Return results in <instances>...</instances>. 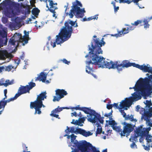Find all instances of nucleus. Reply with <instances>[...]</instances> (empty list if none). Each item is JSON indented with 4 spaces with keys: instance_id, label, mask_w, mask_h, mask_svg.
I'll use <instances>...</instances> for the list:
<instances>
[{
    "instance_id": "f257e3e1",
    "label": "nucleus",
    "mask_w": 152,
    "mask_h": 152,
    "mask_svg": "<svg viewBox=\"0 0 152 152\" xmlns=\"http://www.w3.org/2000/svg\"><path fill=\"white\" fill-rule=\"evenodd\" d=\"M103 38L100 41L99 39H93L95 45H94L92 43H91L92 48H89V50L91 51L89 54L91 60L88 61H86V63L87 65L86 66V72L89 74H91L94 77L96 76L92 73L94 72L93 65H98L99 67L102 68H107L109 69L114 68L115 62L112 61H105V58L103 57L99 56L98 55L100 53H102V51L101 47L104 45L105 42L103 41Z\"/></svg>"
},
{
    "instance_id": "f03ea898",
    "label": "nucleus",
    "mask_w": 152,
    "mask_h": 152,
    "mask_svg": "<svg viewBox=\"0 0 152 152\" xmlns=\"http://www.w3.org/2000/svg\"><path fill=\"white\" fill-rule=\"evenodd\" d=\"M75 22L69 19L64 23V26L61 29L58 35L56 36V42L57 45L63 43L68 40L71 37L73 32L72 26Z\"/></svg>"
},
{
    "instance_id": "7ed1b4c3",
    "label": "nucleus",
    "mask_w": 152,
    "mask_h": 152,
    "mask_svg": "<svg viewBox=\"0 0 152 152\" xmlns=\"http://www.w3.org/2000/svg\"><path fill=\"white\" fill-rule=\"evenodd\" d=\"M150 80L146 77L144 79L141 78L137 81L134 86L129 88H133L135 91H140L142 96H148L152 93V86L150 84Z\"/></svg>"
},
{
    "instance_id": "20e7f679",
    "label": "nucleus",
    "mask_w": 152,
    "mask_h": 152,
    "mask_svg": "<svg viewBox=\"0 0 152 152\" xmlns=\"http://www.w3.org/2000/svg\"><path fill=\"white\" fill-rule=\"evenodd\" d=\"M151 128L150 127L147 128H143V126L141 125L138 128L136 129L134 131V134L132 135L129 138L130 141H131L132 139L134 140L135 142L137 141V138L139 136L141 137L140 139V142H141V140H143L144 137H145V139L146 140L147 144L151 145L152 148V136L149 134V131L151 130Z\"/></svg>"
},
{
    "instance_id": "39448f33",
    "label": "nucleus",
    "mask_w": 152,
    "mask_h": 152,
    "mask_svg": "<svg viewBox=\"0 0 152 152\" xmlns=\"http://www.w3.org/2000/svg\"><path fill=\"white\" fill-rule=\"evenodd\" d=\"M46 92H42L37 96L36 100L34 102H31L30 104V107L31 109L34 108L35 109L34 114L37 113L40 114L41 113L40 110L42 107H45L42 102L45 99H46L47 96Z\"/></svg>"
},
{
    "instance_id": "423d86ee",
    "label": "nucleus",
    "mask_w": 152,
    "mask_h": 152,
    "mask_svg": "<svg viewBox=\"0 0 152 152\" xmlns=\"http://www.w3.org/2000/svg\"><path fill=\"white\" fill-rule=\"evenodd\" d=\"M72 8L70 10L69 13H66V15H68L70 18H72L74 16V14L76 13L78 18H83L84 16V13L86 11L84 8L82 9L80 8V7H82L81 3L77 0H76L75 2L72 3Z\"/></svg>"
},
{
    "instance_id": "0eeeda50",
    "label": "nucleus",
    "mask_w": 152,
    "mask_h": 152,
    "mask_svg": "<svg viewBox=\"0 0 152 152\" xmlns=\"http://www.w3.org/2000/svg\"><path fill=\"white\" fill-rule=\"evenodd\" d=\"M142 23V20H137L136 21L134 22V23H132L131 25L126 24L125 26L127 27L124 28L122 29L121 31L118 32V34H115L114 35L112 34V36H115L117 37H120L121 36L122 34H125L128 33L130 31L134 30L136 26L139 24H140V26H142L143 24H141Z\"/></svg>"
},
{
    "instance_id": "6e6552de",
    "label": "nucleus",
    "mask_w": 152,
    "mask_h": 152,
    "mask_svg": "<svg viewBox=\"0 0 152 152\" xmlns=\"http://www.w3.org/2000/svg\"><path fill=\"white\" fill-rule=\"evenodd\" d=\"M89 115H87L88 121L94 123L99 121L102 124L103 123L104 118L102 117L101 115L96 113L95 110L91 109Z\"/></svg>"
},
{
    "instance_id": "1a4fd4ad",
    "label": "nucleus",
    "mask_w": 152,
    "mask_h": 152,
    "mask_svg": "<svg viewBox=\"0 0 152 152\" xmlns=\"http://www.w3.org/2000/svg\"><path fill=\"white\" fill-rule=\"evenodd\" d=\"M28 84V85H26V86L21 85L19 88L18 93H17L19 96L22 94L27 93H29L30 90L36 86L35 83L32 82L29 83Z\"/></svg>"
},
{
    "instance_id": "9d476101",
    "label": "nucleus",
    "mask_w": 152,
    "mask_h": 152,
    "mask_svg": "<svg viewBox=\"0 0 152 152\" xmlns=\"http://www.w3.org/2000/svg\"><path fill=\"white\" fill-rule=\"evenodd\" d=\"M86 146L85 140L80 141L79 142L77 140H76L73 146L75 148H71L72 150L75 151V152H78L79 151L81 152H85Z\"/></svg>"
},
{
    "instance_id": "9b49d317",
    "label": "nucleus",
    "mask_w": 152,
    "mask_h": 152,
    "mask_svg": "<svg viewBox=\"0 0 152 152\" xmlns=\"http://www.w3.org/2000/svg\"><path fill=\"white\" fill-rule=\"evenodd\" d=\"M124 125L122 132L121 133V137H127L130 134L131 132L134 129V126L131 124L124 122L123 123Z\"/></svg>"
},
{
    "instance_id": "f8f14e48",
    "label": "nucleus",
    "mask_w": 152,
    "mask_h": 152,
    "mask_svg": "<svg viewBox=\"0 0 152 152\" xmlns=\"http://www.w3.org/2000/svg\"><path fill=\"white\" fill-rule=\"evenodd\" d=\"M56 96H54L53 102L59 101L61 99L63 98L67 94V93L64 89H57L56 91Z\"/></svg>"
},
{
    "instance_id": "ddd939ff",
    "label": "nucleus",
    "mask_w": 152,
    "mask_h": 152,
    "mask_svg": "<svg viewBox=\"0 0 152 152\" xmlns=\"http://www.w3.org/2000/svg\"><path fill=\"white\" fill-rule=\"evenodd\" d=\"M70 129L71 133H76L77 132V133L82 134L85 137H87L93 134V133L89 131L86 132V130L81 128H78L75 130V128L73 126L71 127Z\"/></svg>"
},
{
    "instance_id": "4468645a",
    "label": "nucleus",
    "mask_w": 152,
    "mask_h": 152,
    "mask_svg": "<svg viewBox=\"0 0 152 152\" xmlns=\"http://www.w3.org/2000/svg\"><path fill=\"white\" fill-rule=\"evenodd\" d=\"M0 47L7 45L8 42L7 33L5 31H0Z\"/></svg>"
},
{
    "instance_id": "2eb2a0df",
    "label": "nucleus",
    "mask_w": 152,
    "mask_h": 152,
    "mask_svg": "<svg viewBox=\"0 0 152 152\" xmlns=\"http://www.w3.org/2000/svg\"><path fill=\"white\" fill-rule=\"evenodd\" d=\"M133 100L130 98L128 99L126 98L124 100H123L121 102L120 106L121 109L124 107H129L132 105Z\"/></svg>"
},
{
    "instance_id": "dca6fc26",
    "label": "nucleus",
    "mask_w": 152,
    "mask_h": 152,
    "mask_svg": "<svg viewBox=\"0 0 152 152\" xmlns=\"http://www.w3.org/2000/svg\"><path fill=\"white\" fill-rule=\"evenodd\" d=\"M48 1L49 2V7L47 3H46V7L48 8V10L51 12H54V11L58 9L57 7V3H54L52 0H48Z\"/></svg>"
},
{
    "instance_id": "f3484780",
    "label": "nucleus",
    "mask_w": 152,
    "mask_h": 152,
    "mask_svg": "<svg viewBox=\"0 0 152 152\" xmlns=\"http://www.w3.org/2000/svg\"><path fill=\"white\" fill-rule=\"evenodd\" d=\"M85 144L86 145V152H100L95 147L93 146L91 144L87 142L86 141H85Z\"/></svg>"
},
{
    "instance_id": "a211bd4d",
    "label": "nucleus",
    "mask_w": 152,
    "mask_h": 152,
    "mask_svg": "<svg viewBox=\"0 0 152 152\" xmlns=\"http://www.w3.org/2000/svg\"><path fill=\"white\" fill-rule=\"evenodd\" d=\"M15 40L18 42V45L19 43H21L22 44H23V42L22 39V36L21 34L19 33H16L12 37Z\"/></svg>"
},
{
    "instance_id": "6ab92c4d",
    "label": "nucleus",
    "mask_w": 152,
    "mask_h": 152,
    "mask_svg": "<svg viewBox=\"0 0 152 152\" xmlns=\"http://www.w3.org/2000/svg\"><path fill=\"white\" fill-rule=\"evenodd\" d=\"M71 109H75L76 110H81L84 112L86 114H89L90 111L91 110L90 109V108L87 107H72L71 108Z\"/></svg>"
},
{
    "instance_id": "aec40b11",
    "label": "nucleus",
    "mask_w": 152,
    "mask_h": 152,
    "mask_svg": "<svg viewBox=\"0 0 152 152\" xmlns=\"http://www.w3.org/2000/svg\"><path fill=\"white\" fill-rule=\"evenodd\" d=\"M24 35L22 37L23 42L22 45L23 46L25 44L28 43V40L29 39V31L27 32L25 30L24 31Z\"/></svg>"
},
{
    "instance_id": "412c9836",
    "label": "nucleus",
    "mask_w": 152,
    "mask_h": 152,
    "mask_svg": "<svg viewBox=\"0 0 152 152\" xmlns=\"http://www.w3.org/2000/svg\"><path fill=\"white\" fill-rule=\"evenodd\" d=\"M47 77V74L44 72H41L40 75L37 78L36 80L42 81L43 83L45 82Z\"/></svg>"
},
{
    "instance_id": "4be33fe9",
    "label": "nucleus",
    "mask_w": 152,
    "mask_h": 152,
    "mask_svg": "<svg viewBox=\"0 0 152 152\" xmlns=\"http://www.w3.org/2000/svg\"><path fill=\"white\" fill-rule=\"evenodd\" d=\"M114 65V67L115 68L113 69H116L119 72L122 71L123 68H124L122 64V63H120V61H116L115 62Z\"/></svg>"
},
{
    "instance_id": "5701e85b",
    "label": "nucleus",
    "mask_w": 152,
    "mask_h": 152,
    "mask_svg": "<svg viewBox=\"0 0 152 152\" xmlns=\"http://www.w3.org/2000/svg\"><path fill=\"white\" fill-rule=\"evenodd\" d=\"M141 66L140 70H142L144 72L151 73L152 72V68L149 67V65L148 64H147L146 66L145 64H143Z\"/></svg>"
},
{
    "instance_id": "b1692460",
    "label": "nucleus",
    "mask_w": 152,
    "mask_h": 152,
    "mask_svg": "<svg viewBox=\"0 0 152 152\" xmlns=\"http://www.w3.org/2000/svg\"><path fill=\"white\" fill-rule=\"evenodd\" d=\"M8 53L6 50L0 52V59L4 60L7 57Z\"/></svg>"
},
{
    "instance_id": "393cba45",
    "label": "nucleus",
    "mask_w": 152,
    "mask_h": 152,
    "mask_svg": "<svg viewBox=\"0 0 152 152\" xmlns=\"http://www.w3.org/2000/svg\"><path fill=\"white\" fill-rule=\"evenodd\" d=\"M5 81L4 80L1 79V80L0 81V86H4L5 87H7L9 85H10L12 84L11 82H10L9 80H6Z\"/></svg>"
},
{
    "instance_id": "a878e982",
    "label": "nucleus",
    "mask_w": 152,
    "mask_h": 152,
    "mask_svg": "<svg viewBox=\"0 0 152 152\" xmlns=\"http://www.w3.org/2000/svg\"><path fill=\"white\" fill-rule=\"evenodd\" d=\"M133 96V98H131L132 99L135 101H137L138 100L140 99L141 98V95L138 93L134 92L132 94Z\"/></svg>"
},
{
    "instance_id": "bb28decb",
    "label": "nucleus",
    "mask_w": 152,
    "mask_h": 152,
    "mask_svg": "<svg viewBox=\"0 0 152 152\" xmlns=\"http://www.w3.org/2000/svg\"><path fill=\"white\" fill-rule=\"evenodd\" d=\"M6 105L4 100L2 99L0 101V115L2 113Z\"/></svg>"
},
{
    "instance_id": "cd10ccee",
    "label": "nucleus",
    "mask_w": 152,
    "mask_h": 152,
    "mask_svg": "<svg viewBox=\"0 0 152 152\" xmlns=\"http://www.w3.org/2000/svg\"><path fill=\"white\" fill-rule=\"evenodd\" d=\"M69 109V108L67 107H59V106H58L57 108L52 111L51 113H58L59 112L62 111L63 109Z\"/></svg>"
},
{
    "instance_id": "c85d7f7f",
    "label": "nucleus",
    "mask_w": 152,
    "mask_h": 152,
    "mask_svg": "<svg viewBox=\"0 0 152 152\" xmlns=\"http://www.w3.org/2000/svg\"><path fill=\"white\" fill-rule=\"evenodd\" d=\"M122 64L124 67H128L131 66V63L129 62L128 60H124L122 61Z\"/></svg>"
},
{
    "instance_id": "c756f323",
    "label": "nucleus",
    "mask_w": 152,
    "mask_h": 152,
    "mask_svg": "<svg viewBox=\"0 0 152 152\" xmlns=\"http://www.w3.org/2000/svg\"><path fill=\"white\" fill-rule=\"evenodd\" d=\"M145 116L147 118H150L152 116V107H150L148 111H146L145 113Z\"/></svg>"
},
{
    "instance_id": "7c9ffc66",
    "label": "nucleus",
    "mask_w": 152,
    "mask_h": 152,
    "mask_svg": "<svg viewBox=\"0 0 152 152\" xmlns=\"http://www.w3.org/2000/svg\"><path fill=\"white\" fill-rule=\"evenodd\" d=\"M39 12L40 10L37 8L36 7L34 8L31 11L32 14L35 16L38 15Z\"/></svg>"
},
{
    "instance_id": "2f4dec72",
    "label": "nucleus",
    "mask_w": 152,
    "mask_h": 152,
    "mask_svg": "<svg viewBox=\"0 0 152 152\" xmlns=\"http://www.w3.org/2000/svg\"><path fill=\"white\" fill-rule=\"evenodd\" d=\"M113 129L116 132L119 133L120 135L121 136V133L122 132V129H121V126H113Z\"/></svg>"
},
{
    "instance_id": "473e14b6",
    "label": "nucleus",
    "mask_w": 152,
    "mask_h": 152,
    "mask_svg": "<svg viewBox=\"0 0 152 152\" xmlns=\"http://www.w3.org/2000/svg\"><path fill=\"white\" fill-rule=\"evenodd\" d=\"M102 128L99 124H98L97 128L96 129V136H97L98 134H100L102 132Z\"/></svg>"
},
{
    "instance_id": "72a5a7b5",
    "label": "nucleus",
    "mask_w": 152,
    "mask_h": 152,
    "mask_svg": "<svg viewBox=\"0 0 152 152\" xmlns=\"http://www.w3.org/2000/svg\"><path fill=\"white\" fill-rule=\"evenodd\" d=\"M86 118V117L80 118L79 120H77V124H78L77 125H80L81 126H83V125L82 124L81 125L80 124L82 123H84Z\"/></svg>"
},
{
    "instance_id": "f704fd0d",
    "label": "nucleus",
    "mask_w": 152,
    "mask_h": 152,
    "mask_svg": "<svg viewBox=\"0 0 152 152\" xmlns=\"http://www.w3.org/2000/svg\"><path fill=\"white\" fill-rule=\"evenodd\" d=\"M32 7L29 5H27L25 9V13L26 14L29 15L31 12V9H32Z\"/></svg>"
},
{
    "instance_id": "c9c22d12",
    "label": "nucleus",
    "mask_w": 152,
    "mask_h": 152,
    "mask_svg": "<svg viewBox=\"0 0 152 152\" xmlns=\"http://www.w3.org/2000/svg\"><path fill=\"white\" fill-rule=\"evenodd\" d=\"M149 21L148 20L146 19H144L143 21L142 20V23H144V28H146L149 27V25L148 23Z\"/></svg>"
},
{
    "instance_id": "e433bc0d",
    "label": "nucleus",
    "mask_w": 152,
    "mask_h": 152,
    "mask_svg": "<svg viewBox=\"0 0 152 152\" xmlns=\"http://www.w3.org/2000/svg\"><path fill=\"white\" fill-rule=\"evenodd\" d=\"M11 5L17 11H18L20 10V8L19 5L17 4L14 2H12L11 3Z\"/></svg>"
},
{
    "instance_id": "4c0bfd02",
    "label": "nucleus",
    "mask_w": 152,
    "mask_h": 152,
    "mask_svg": "<svg viewBox=\"0 0 152 152\" xmlns=\"http://www.w3.org/2000/svg\"><path fill=\"white\" fill-rule=\"evenodd\" d=\"M17 42L14 39V38L12 37H11L8 43L10 44L11 45L14 46L15 45V42Z\"/></svg>"
},
{
    "instance_id": "58836bf2",
    "label": "nucleus",
    "mask_w": 152,
    "mask_h": 152,
    "mask_svg": "<svg viewBox=\"0 0 152 152\" xmlns=\"http://www.w3.org/2000/svg\"><path fill=\"white\" fill-rule=\"evenodd\" d=\"M10 10L11 11L10 12L9 11V10H7V16L9 17V18H11L12 17V14H13L14 13V10L13 9L11 8L10 7Z\"/></svg>"
},
{
    "instance_id": "ea45409f",
    "label": "nucleus",
    "mask_w": 152,
    "mask_h": 152,
    "mask_svg": "<svg viewBox=\"0 0 152 152\" xmlns=\"http://www.w3.org/2000/svg\"><path fill=\"white\" fill-rule=\"evenodd\" d=\"M146 102H144V104L146 105L145 107V108H146L147 107L148 108H149L151 106H152V103L151 100L148 101L146 100Z\"/></svg>"
},
{
    "instance_id": "a19ab883",
    "label": "nucleus",
    "mask_w": 152,
    "mask_h": 152,
    "mask_svg": "<svg viewBox=\"0 0 152 152\" xmlns=\"http://www.w3.org/2000/svg\"><path fill=\"white\" fill-rule=\"evenodd\" d=\"M77 137L75 135L73 134L71 135V141L72 142L74 143L76 140H77L75 139Z\"/></svg>"
},
{
    "instance_id": "79ce46f5",
    "label": "nucleus",
    "mask_w": 152,
    "mask_h": 152,
    "mask_svg": "<svg viewBox=\"0 0 152 152\" xmlns=\"http://www.w3.org/2000/svg\"><path fill=\"white\" fill-rule=\"evenodd\" d=\"M109 124L111 125H112V127L113 128V126H116L115 125L117 124L115 122L114 120H113L112 121H109Z\"/></svg>"
},
{
    "instance_id": "37998d69",
    "label": "nucleus",
    "mask_w": 152,
    "mask_h": 152,
    "mask_svg": "<svg viewBox=\"0 0 152 152\" xmlns=\"http://www.w3.org/2000/svg\"><path fill=\"white\" fill-rule=\"evenodd\" d=\"M141 66V65H140L138 64H136L133 63H131V66H133V67L138 68L140 69V68Z\"/></svg>"
},
{
    "instance_id": "c03bdc74",
    "label": "nucleus",
    "mask_w": 152,
    "mask_h": 152,
    "mask_svg": "<svg viewBox=\"0 0 152 152\" xmlns=\"http://www.w3.org/2000/svg\"><path fill=\"white\" fill-rule=\"evenodd\" d=\"M14 67L12 65H8L6 67L5 70L6 71H11L12 69L14 68Z\"/></svg>"
},
{
    "instance_id": "a18cd8bd",
    "label": "nucleus",
    "mask_w": 152,
    "mask_h": 152,
    "mask_svg": "<svg viewBox=\"0 0 152 152\" xmlns=\"http://www.w3.org/2000/svg\"><path fill=\"white\" fill-rule=\"evenodd\" d=\"M132 1H133L132 0H126L125 1L120 0V3H127L128 4H129Z\"/></svg>"
},
{
    "instance_id": "49530a36",
    "label": "nucleus",
    "mask_w": 152,
    "mask_h": 152,
    "mask_svg": "<svg viewBox=\"0 0 152 152\" xmlns=\"http://www.w3.org/2000/svg\"><path fill=\"white\" fill-rule=\"evenodd\" d=\"M146 146H145V145H143V146L144 147V148L145 150L147 151H149L150 150V147H151V145H148V144H146Z\"/></svg>"
},
{
    "instance_id": "de8ad7c7",
    "label": "nucleus",
    "mask_w": 152,
    "mask_h": 152,
    "mask_svg": "<svg viewBox=\"0 0 152 152\" xmlns=\"http://www.w3.org/2000/svg\"><path fill=\"white\" fill-rule=\"evenodd\" d=\"M132 142V143L131 145L130 146L132 148H137V145H136L135 143L134 142V140H133L132 139L131 140Z\"/></svg>"
},
{
    "instance_id": "09e8293b",
    "label": "nucleus",
    "mask_w": 152,
    "mask_h": 152,
    "mask_svg": "<svg viewBox=\"0 0 152 152\" xmlns=\"http://www.w3.org/2000/svg\"><path fill=\"white\" fill-rule=\"evenodd\" d=\"M30 3L31 6L32 7H36L35 5V4L36 3L35 0H30Z\"/></svg>"
},
{
    "instance_id": "8fccbe9b",
    "label": "nucleus",
    "mask_w": 152,
    "mask_h": 152,
    "mask_svg": "<svg viewBox=\"0 0 152 152\" xmlns=\"http://www.w3.org/2000/svg\"><path fill=\"white\" fill-rule=\"evenodd\" d=\"M56 113H51L50 114V115L53 117H56L57 118H58V119H60V118L59 117V115L57 114H55Z\"/></svg>"
},
{
    "instance_id": "3c124183",
    "label": "nucleus",
    "mask_w": 152,
    "mask_h": 152,
    "mask_svg": "<svg viewBox=\"0 0 152 152\" xmlns=\"http://www.w3.org/2000/svg\"><path fill=\"white\" fill-rule=\"evenodd\" d=\"M19 96H18V95L17 94H15V96L12 98H10L9 99L10 101H13L14 100L16 99Z\"/></svg>"
},
{
    "instance_id": "603ef678",
    "label": "nucleus",
    "mask_w": 152,
    "mask_h": 152,
    "mask_svg": "<svg viewBox=\"0 0 152 152\" xmlns=\"http://www.w3.org/2000/svg\"><path fill=\"white\" fill-rule=\"evenodd\" d=\"M66 129L65 131V132L66 133V134H69L71 132L70 129L68 126L66 127Z\"/></svg>"
},
{
    "instance_id": "864d4df0",
    "label": "nucleus",
    "mask_w": 152,
    "mask_h": 152,
    "mask_svg": "<svg viewBox=\"0 0 152 152\" xmlns=\"http://www.w3.org/2000/svg\"><path fill=\"white\" fill-rule=\"evenodd\" d=\"M129 120H130V121H136L137 120L134 118V116L133 115H131L130 116V119Z\"/></svg>"
},
{
    "instance_id": "5fc2aeb1",
    "label": "nucleus",
    "mask_w": 152,
    "mask_h": 152,
    "mask_svg": "<svg viewBox=\"0 0 152 152\" xmlns=\"http://www.w3.org/2000/svg\"><path fill=\"white\" fill-rule=\"evenodd\" d=\"M146 112V111L145 109V108H141L140 111V113L142 114H144L145 115V113Z\"/></svg>"
},
{
    "instance_id": "6e6d98bb",
    "label": "nucleus",
    "mask_w": 152,
    "mask_h": 152,
    "mask_svg": "<svg viewBox=\"0 0 152 152\" xmlns=\"http://www.w3.org/2000/svg\"><path fill=\"white\" fill-rule=\"evenodd\" d=\"M113 106L115 107V108L117 109H121V107H119L118 106V103H114L113 104H112Z\"/></svg>"
},
{
    "instance_id": "4d7b16f0",
    "label": "nucleus",
    "mask_w": 152,
    "mask_h": 152,
    "mask_svg": "<svg viewBox=\"0 0 152 152\" xmlns=\"http://www.w3.org/2000/svg\"><path fill=\"white\" fill-rule=\"evenodd\" d=\"M22 147L23 149L25 148V150H24L23 151H26V152H27V151H28V147L26 146V145L24 143L23 144Z\"/></svg>"
},
{
    "instance_id": "13d9d810",
    "label": "nucleus",
    "mask_w": 152,
    "mask_h": 152,
    "mask_svg": "<svg viewBox=\"0 0 152 152\" xmlns=\"http://www.w3.org/2000/svg\"><path fill=\"white\" fill-rule=\"evenodd\" d=\"M63 62L65 64H69L70 63V61H67L66 59H64L62 60Z\"/></svg>"
},
{
    "instance_id": "bf43d9fd",
    "label": "nucleus",
    "mask_w": 152,
    "mask_h": 152,
    "mask_svg": "<svg viewBox=\"0 0 152 152\" xmlns=\"http://www.w3.org/2000/svg\"><path fill=\"white\" fill-rule=\"evenodd\" d=\"M113 107L112 104H107L106 107L108 109L110 110Z\"/></svg>"
},
{
    "instance_id": "052dcab7",
    "label": "nucleus",
    "mask_w": 152,
    "mask_h": 152,
    "mask_svg": "<svg viewBox=\"0 0 152 152\" xmlns=\"http://www.w3.org/2000/svg\"><path fill=\"white\" fill-rule=\"evenodd\" d=\"M71 123L76 125H77L78 124H77V120L75 121V120L73 119L72 122H71Z\"/></svg>"
},
{
    "instance_id": "680f3d73",
    "label": "nucleus",
    "mask_w": 152,
    "mask_h": 152,
    "mask_svg": "<svg viewBox=\"0 0 152 152\" xmlns=\"http://www.w3.org/2000/svg\"><path fill=\"white\" fill-rule=\"evenodd\" d=\"M56 42H51V45L53 46V48H54L56 46Z\"/></svg>"
},
{
    "instance_id": "e2e57ef3",
    "label": "nucleus",
    "mask_w": 152,
    "mask_h": 152,
    "mask_svg": "<svg viewBox=\"0 0 152 152\" xmlns=\"http://www.w3.org/2000/svg\"><path fill=\"white\" fill-rule=\"evenodd\" d=\"M71 115L72 116H75V117H76L77 116V115L76 112H74L73 113H71Z\"/></svg>"
},
{
    "instance_id": "0e129e2a",
    "label": "nucleus",
    "mask_w": 152,
    "mask_h": 152,
    "mask_svg": "<svg viewBox=\"0 0 152 152\" xmlns=\"http://www.w3.org/2000/svg\"><path fill=\"white\" fill-rule=\"evenodd\" d=\"M114 8L115 12H116L119 9V7H116V6H115V7H114Z\"/></svg>"
},
{
    "instance_id": "69168bd1",
    "label": "nucleus",
    "mask_w": 152,
    "mask_h": 152,
    "mask_svg": "<svg viewBox=\"0 0 152 152\" xmlns=\"http://www.w3.org/2000/svg\"><path fill=\"white\" fill-rule=\"evenodd\" d=\"M130 116L129 114L126 115L125 118V119L126 120H129V119H130Z\"/></svg>"
},
{
    "instance_id": "338daca9",
    "label": "nucleus",
    "mask_w": 152,
    "mask_h": 152,
    "mask_svg": "<svg viewBox=\"0 0 152 152\" xmlns=\"http://www.w3.org/2000/svg\"><path fill=\"white\" fill-rule=\"evenodd\" d=\"M98 15H95L94 16H93V18H93V19H94V20H97L98 18Z\"/></svg>"
},
{
    "instance_id": "774afa93",
    "label": "nucleus",
    "mask_w": 152,
    "mask_h": 152,
    "mask_svg": "<svg viewBox=\"0 0 152 152\" xmlns=\"http://www.w3.org/2000/svg\"><path fill=\"white\" fill-rule=\"evenodd\" d=\"M69 134H65L64 135V137L67 136V138L68 139H69L71 137V135H69Z\"/></svg>"
}]
</instances>
